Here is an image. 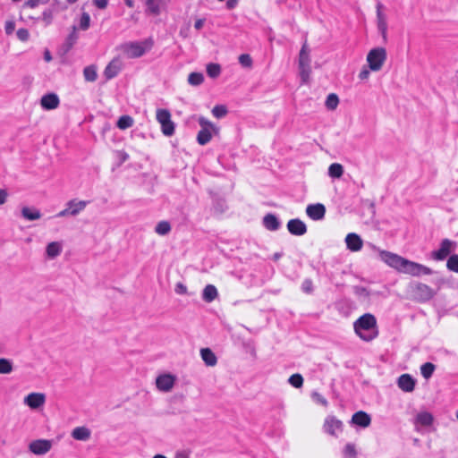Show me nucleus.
<instances>
[{
  "mask_svg": "<svg viewBox=\"0 0 458 458\" xmlns=\"http://www.w3.org/2000/svg\"><path fill=\"white\" fill-rule=\"evenodd\" d=\"M380 257L390 267L400 272L409 274L412 276H420V275H432L433 270L422 264L416 263L402 258L396 254L383 250Z\"/></svg>",
  "mask_w": 458,
  "mask_h": 458,
  "instance_id": "f257e3e1",
  "label": "nucleus"
},
{
  "mask_svg": "<svg viewBox=\"0 0 458 458\" xmlns=\"http://www.w3.org/2000/svg\"><path fill=\"white\" fill-rule=\"evenodd\" d=\"M353 328L360 338L366 342H370L378 335L376 317L370 313L360 316L353 323Z\"/></svg>",
  "mask_w": 458,
  "mask_h": 458,
  "instance_id": "f03ea898",
  "label": "nucleus"
},
{
  "mask_svg": "<svg viewBox=\"0 0 458 458\" xmlns=\"http://www.w3.org/2000/svg\"><path fill=\"white\" fill-rule=\"evenodd\" d=\"M152 40L147 39L145 41H132L126 42L120 45L119 49L128 58H138L145 55L152 47Z\"/></svg>",
  "mask_w": 458,
  "mask_h": 458,
  "instance_id": "7ed1b4c3",
  "label": "nucleus"
},
{
  "mask_svg": "<svg viewBox=\"0 0 458 458\" xmlns=\"http://www.w3.org/2000/svg\"><path fill=\"white\" fill-rule=\"evenodd\" d=\"M409 293L411 298L418 302L428 301L436 295V291L433 288L419 282L409 285Z\"/></svg>",
  "mask_w": 458,
  "mask_h": 458,
  "instance_id": "20e7f679",
  "label": "nucleus"
},
{
  "mask_svg": "<svg viewBox=\"0 0 458 458\" xmlns=\"http://www.w3.org/2000/svg\"><path fill=\"white\" fill-rule=\"evenodd\" d=\"M386 60V50L384 47L371 49L367 55L369 70L378 72L382 69Z\"/></svg>",
  "mask_w": 458,
  "mask_h": 458,
  "instance_id": "39448f33",
  "label": "nucleus"
},
{
  "mask_svg": "<svg viewBox=\"0 0 458 458\" xmlns=\"http://www.w3.org/2000/svg\"><path fill=\"white\" fill-rule=\"evenodd\" d=\"M157 120L161 124L164 135L172 136L174 133V123L171 120V114L167 109H158L157 111Z\"/></svg>",
  "mask_w": 458,
  "mask_h": 458,
  "instance_id": "423d86ee",
  "label": "nucleus"
},
{
  "mask_svg": "<svg viewBox=\"0 0 458 458\" xmlns=\"http://www.w3.org/2000/svg\"><path fill=\"white\" fill-rule=\"evenodd\" d=\"M456 247V242L444 239L440 243L439 249L431 252V257L435 260H444L455 250Z\"/></svg>",
  "mask_w": 458,
  "mask_h": 458,
  "instance_id": "0eeeda50",
  "label": "nucleus"
},
{
  "mask_svg": "<svg viewBox=\"0 0 458 458\" xmlns=\"http://www.w3.org/2000/svg\"><path fill=\"white\" fill-rule=\"evenodd\" d=\"M52 441L48 439L33 440L29 445V450L36 455H44L50 451Z\"/></svg>",
  "mask_w": 458,
  "mask_h": 458,
  "instance_id": "6e6552de",
  "label": "nucleus"
},
{
  "mask_svg": "<svg viewBox=\"0 0 458 458\" xmlns=\"http://www.w3.org/2000/svg\"><path fill=\"white\" fill-rule=\"evenodd\" d=\"M176 377L175 376L166 373L159 375L156 379L157 388L162 392H169L173 389Z\"/></svg>",
  "mask_w": 458,
  "mask_h": 458,
  "instance_id": "1a4fd4ad",
  "label": "nucleus"
},
{
  "mask_svg": "<svg viewBox=\"0 0 458 458\" xmlns=\"http://www.w3.org/2000/svg\"><path fill=\"white\" fill-rule=\"evenodd\" d=\"M323 428L325 432L327 434L337 437V433L342 432L343 430V422L335 416H328L325 420Z\"/></svg>",
  "mask_w": 458,
  "mask_h": 458,
  "instance_id": "9d476101",
  "label": "nucleus"
},
{
  "mask_svg": "<svg viewBox=\"0 0 458 458\" xmlns=\"http://www.w3.org/2000/svg\"><path fill=\"white\" fill-rule=\"evenodd\" d=\"M306 213L312 220H321L326 215V208L321 203L310 204L306 208Z\"/></svg>",
  "mask_w": 458,
  "mask_h": 458,
  "instance_id": "9b49d317",
  "label": "nucleus"
},
{
  "mask_svg": "<svg viewBox=\"0 0 458 458\" xmlns=\"http://www.w3.org/2000/svg\"><path fill=\"white\" fill-rule=\"evenodd\" d=\"M287 229L293 235L301 236L307 233V226L303 221L299 218L291 219L287 223Z\"/></svg>",
  "mask_w": 458,
  "mask_h": 458,
  "instance_id": "f8f14e48",
  "label": "nucleus"
},
{
  "mask_svg": "<svg viewBox=\"0 0 458 458\" xmlns=\"http://www.w3.org/2000/svg\"><path fill=\"white\" fill-rule=\"evenodd\" d=\"M46 402V395L42 393H31L24 398V403L31 409H38Z\"/></svg>",
  "mask_w": 458,
  "mask_h": 458,
  "instance_id": "ddd939ff",
  "label": "nucleus"
},
{
  "mask_svg": "<svg viewBox=\"0 0 458 458\" xmlns=\"http://www.w3.org/2000/svg\"><path fill=\"white\" fill-rule=\"evenodd\" d=\"M416 380L410 374H403L398 377V387L406 393H411L414 390Z\"/></svg>",
  "mask_w": 458,
  "mask_h": 458,
  "instance_id": "4468645a",
  "label": "nucleus"
},
{
  "mask_svg": "<svg viewBox=\"0 0 458 458\" xmlns=\"http://www.w3.org/2000/svg\"><path fill=\"white\" fill-rule=\"evenodd\" d=\"M347 249L351 251H359L363 246V241L360 235L355 233H350L345 237Z\"/></svg>",
  "mask_w": 458,
  "mask_h": 458,
  "instance_id": "2eb2a0df",
  "label": "nucleus"
},
{
  "mask_svg": "<svg viewBox=\"0 0 458 458\" xmlns=\"http://www.w3.org/2000/svg\"><path fill=\"white\" fill-rule=\"evenodd\" d=\"M40 104L44 109L53 110L58 107L60 100L56 94L48 93L41 98Z\"/></svg>",
  "mask_w": 458,
  "mask_h": 458,
  "instance_id": "dca6fc26",
  "label": "nucleus"
},
{
  "mask_svg": "<svg viewBox=\"0 0 458 458\" xmlns=\"http://www.w3.org/2000/svg\"><path fill=\"white\" fill-rule=\"evenodd\" d=\"M351 423L361 428H367L371 423V418L367 412L359 411L352 415Z\"/></svg>",
  "mask_w": 458,
  "mask_h": 458,
  "instance_id": "f3484780",
  "label": "nucleus"
},
{
  "mask_svg": "<svg viewBox=\"0 0 458 458\" xmlns=\"http://www.w3.org/2000/svg\"><path fill=\"white\" fill-rule=\"evenodd\" d=\"M121 61L118 58L113 59L106 67L104 75L106 80L114 78L121 71Z\"/></svg>",
  "mask_w": 458,
  "mask_h": 458,
  "instance_id": "a211bd4d",
  "label": "nucleus"
},
{
  "mask_svg": "<svg viewBox=\"0 0 458 458\" xmlns=\"http://www.w3.org/2000/svg\"><path fill=\"white\" fill-rule=\"evenodd\" d=\"M88 205V201L86 200H76L72 199L66 203V207L70 212V216H75L80 212H81L86 206Z\"/></svg>",
  "mask_w": 458,
  "mask_h": 458,
  "instance_id": "6ab92c4d",
  "label": "nucleus"
},
{
  "mask_svg": "<svg viewBox=\"0 0 458 458\" xmlns=\"http://www.w3.org/2000/svg\"><path fill=\"white\" fill-rule=\"evenodd\" d=\"M263 225L269 231H277L281 226V223L274 214L269 213L263 217Z\"/></svg>",
  "mask_w": 458,
  "mask_h": 458,
  "instance_id": "aec40b11",
  "label": "nucleus"
},
{
  "mask_svg": "<svg viewBox=\"0 0 458 458\" xmlns=\"http://www.w3.org/2000/svg\"><path fill=\"white\" fill-rule=\"evenodd\" d=\"M200 355L207 366L213 367L216 364L217 359L215 353L209 348L200 350Z\"/></svg>",
  "mask_w": 458,
  "mask_h": 458,
  "instance_id": "412c9836",
  "label": "nucleus"
},
{
  "mask_svg": "<svg viewBox=\"0 0 458 458\" xmlns=\"http://www.w3.org/2000/svg\"><path fill=\"white\" fill-rule=\"evenodd\" d=\"M381 8L382 4H378L377 6V28L378 30L382 33L383 37L386 38L387 25L386 21V17L382 13Z\"/></svg>",
  "mask_w": 458,
  "mask_h": 458,
  "instance_id": "4be33fe9",
  "label": "nucleus"
},
{
  "mask_svg": "<svg viewBox=\"0 0 458 458\" xmlns=\"http://www.w3.org/2000/svg\"><path fill=\"white\" fill-rule=\"evenodd\" d=\"M218 295L216 288L213 284H208L203 289L202 299L206 302H212Z\"/></svg>",
  "mask_w": 458,
  "mask_h": 458,
  "instance_id": "5701e85b",
  "label": "nucleus"
},
{
  "mask_svg": "<svg viewBox=\"0 0 458 458\" xmlns=\"http://www.w3.org/2000/svg\"><path fill=\"white\" fill-rule=\"evenodd\" d=\"M21 216L28 221H34L41 217V213L37 208L24 207L21 208Z\"/></svg>",
  "mask_w": 458,
  "mask_h": 458,
  "instance_id": "b1692460",
  "label": "nucleus"
},
{
  "mask_svg": "<svg viewBox=\"0 0 458 458\" xmlns=\"http://www.w3.org/2000/svg\"><path fill=\"white\" fill-rule=\"evenodd\" d=\"M307 65H310V58L308 45L307 42H305L300 51L299 67H306Z\"/></svg>",
  "mask_w": 458,
  "mask_h": 458,
  "instance_id": "393cba45",
  "label": "nucleus"
},
{
  "mask_svg": "<svg viewBox=\"0 0 458 458\" xmlns=\"http://www.w3.org/2000/svg\"><path fill=\"white\" fill-rule=\"evenodd\" d=\"M162 0H146V13L151 15H158L160 13V6Z\"/></svg>",
  "mask_w": 458,
  "mask_h": 458,
  "instance_id": "a878e982",
  "label": "nucleus"
},
{
  "mask_svg": "<svg viewBox=\"0 0 458 458\" xmlns=\"http://www.w3.org/2000/svg\"><path fill=\"white\" fill-rule=\"evenodd\" d=\"M72 436L76 440L85 441L89 438L90 430L85 427H77L72 430Z\"/></svg>",
  "mask_w": 458,
  "mask_h": 458,
  "instance_id": "bb28decb",
  "label": "nucleus"
},
{
  "mask_svg": "<svg viewBox=\"0 0 458 458\" xmlns=\"http://www.w3.org/2000/svg\"><path fill=\"white\" fill-rule=\"evenodd\" d=\"M61 251L62 246L57 242H52L48 243L46 249L47 255L49 259L56 258L58 255H60Z\"/></svg>",
  "mask_w": 458,
  "mask_h": 458,
  "instance_id": "cd10ccee",
  "label": "nucleus"
},
{
  "mask_svg": "<svg viewBox=\"0 0 458 458\" xmlns=\"http://www.w3.org/2000/svg\"><path fill=\"white\" fill-rule=\"evenodd\" d=\"M415 422L425 427L430 426L433 422V416L428 411L420 412L416 416Z\"/></svg>",
  "mask_w": 458,
  "mask_h": 458,
  "instance_id": "c85d7f7f",
  "label": "nucleus"
},
{
  "mask_svg": "<svg viewBox=\"0 0 458 458\" xmlns=\"http://www.w3.org/2000/svg\"><path fill=\"white\" fill-rule=\"evenodd\" d=\"M212 138L211 130L208 128L201 129L197 135V141L199 145H206Z\"/></svg>",
  "mask_w": 458,
  "mask_h": 458,
  "instance_id": "c756f323",
  "label": "nucleus"
},
{
  "mask_svg": "<svg viewBox=\"0 0 458 458\" xmlns=\"http://www.w3.org/2000/svg\"><path fill=\"white\" fill-rule=\"evenodd\" d=\"M83 75L87 81L93 82L97 80V68L95 65H89L84 68Z\"/></svg>",
  "mask_w": 458,
  "mask_h": 458,
  "instance_id": "7c9ffc66",
  "label": "nucleus"
},
{
  "mask_svg": "<svg viewBox=\"0 0 458 458\" xmlns=\"http://www.w3.org/2000/svg\"><path fill=\"white\" fill-rule=\"evenodd\" d=\"M155 232L159 235H166L171 232V225L167 221H160L155 227Z\"/></svg>",
  "mask_w": 458,
  "mask_h": 458,
  "instance_id": "2f4dec72",
  "label": "nucleus"
},
{
  "mask_svg": "<svg viewBox=\"0 0 458 458\" xmlns=\"http://www.w3.org/2000/svg\"><path fill=\"white\" fill-rule=\"evenodd\" d=\"M344 174V167L338 163L330 165L328 168V174L333 178H340Z\"/></svg>",
  "mask_w": 458,
  "mask_h": 458,
  "instance_id": "473e14b6",
  "label": "nucleus"
},
{
  "mask_svg": "<svg viewBox=\"0 0 458 458\" xmlns=\"http://www.w3.org/2000/svg\"><path fill=\"white\" fill-rule=\"evenodd\" d=\"M338 104H339L338 96L335 93H330L326 99L325 106L328 110L333 111V110L336 109Z\"/></svg>",
  "mask_w": 458,
  "mask_h": 458,
  "instance_id": "72a5a7b5",
  "label": "nucleus"
},
{
  "mask_svg": "<svg viewBox=\"0 0 458 458\" xmlns=\"http://www.w3.org/2000/svg\"><path fill=\"white\" fill-rule=\"evenodd\" d=\"M436 367L431 362H426L420 367V372L424 378L428 379L432 377Z\"/></svg>",
  "mask_w": 458,
  "mask_h": 458,
  "instance_id": "f704fd0d",
  "label": "nucleus"
},
{
  "mask_svg": "<svg viewBox=\"0 0 458 458\" xmlns=\"http://www.w3.org/2000/svg\"><path fill=\"white\" fill-rule=\"evenodd\" d=\"M204 81V76L201 72H191L188 76V82L191 86H199Z\"/></svg>",
  "mask_w": 458,
  "mask_h": 458,
  "instance_id": "c9c22d12",
  "label": "nucleus"
},
{
  "mask_svg": "<svg viewBox=\"0 0 458 458\" xmlns=\"http://www.w3.org/2000/svg\"><path fill=\"white\" fill-rule=\"evenodd\" d=\"M133 124V119L129 115H123L117 121V127L122 130L128 129Z\"/></svg>",
  "mask_w": 458,
  "mask_h": 458,
  "instance_id": "e433bc0d",
  "label": "nucleus"
},
{
  "mask_svg": "<svg viewBox=\"0 0 458 458\" xmlns=\"http://www.w3.org/2000/svg\"><path fill=\"white\" fill-rule=\"evenodd\" d=\"M446 267L452 272L458 273V254H452L446 262Z\"/></svg>",
  "mask_w": 458,
  "mask_h": 458,
  "instance_id": "4c0bfd02",
  "label": "nucleus"
},
{
  "mask_svg": "<svg viewBox=\"0 0 458 458\" xmlns=\"http://www.w3.org/2000/svg\"><path fill=\"white\" fill-rule=\"evenodd\" d=\"M13 371V363L10 360L0 358V374H9Z\"/></svg>",
  "mask_w": 458,
  "mask_h": 458,
  "instance_id": "58836bf2",
  "label": "nucleus"
},
{
  "mask_svg": "<svg viewBox=\"0 0 458 458\" xmlns=\"http://www.w3.org/2000/svg\"><path fill=\"white\" fill-rule=\"evenodd\" d=\"M221 72V67L217 64H208L207 65V73L210 78H216Z\"/></svg>",
  "mask_w": 458,
  "mask_h": 458,
  "instance_id": "ea45409f",
  "label": "nucleus"
},
{
  "mask_svg": "<svg viewBox=\"0 0 458 458\" xmlns=\"http://www.w3.org/2000/svg\"><path fill=\"white\" fill-rule=\"evenodd\" d=\"M288 382L295 388H300L303 385V377L301 374H293L289 378Z\"/></svg>",
  "mask_w": 458,
  "mask_h": 458,
  "instance_id": "a19ab883",
  "label": "nucleus"
},
{
  "mask_svg": "<svg viewBox=\"0 0 458 458\" xmlns=\"http://www.w3.org/2000/svg\"><path fill=\"white\" fill-rule=\"evenodd\" d=\"M76 30H77L76 26H72V31L69 34V36L67 37V38L65 40V46H66L67 50H69L72 47V46L75 44V42L78 38Z\"/></svg>",
  "mask_w": 458,
  "mask_h": 458,
  "instance_id": "79ce46f5",
  "label": "nucleus"
},
{
  "mask_svg": "<svg viewBox=\"0 0 458 458\" xmlns=\"http://www.w3.org/2000/svg\"><path fill=\"white\" fill-rule=\"evenodd\" d=\"M227 114V108L223 105H216L212 109V114L216 118H222Z\"/></svg>",
  "mask_w": 458,
  "mask_h": 458,
  "instance_id": "37998d69",
  "label": "nucleus"
},
{
  "mask_svg": "<svg viewBox=\"0 0 458 458\" xmlns=\"http://www.w3.org/2000/svg\"><path fill=\"white\" fill-rule=\"evenodd\" d=\"M343 453L345 457L354 458L357 456V451H356L355 445H354V444H352V443H348L345 445Z\"/></svg>",
  "mask_w": 458,
  "mask_h": 458,
  "instance_id": "c03bdc74",
  "label": "nucleus"
},
{
  "mask_svg": "<svg viewBox=\"0 0 458 458\" xmlns=\"http://www.w3.org/2000/svg\"><path fill=\"white\" fill-rule=\"evenodd\" d=\"M199 124L201 126V129L208 128L212 130L215 133H217L218 131V129L205 117L201 116L199 118Z\"/></svg>",
  "mask_w": 458,
  "mask_h": 458,
  "instance_id": "a18cd8bd",
  "label": "nucleus"
},
{
  "mask_svg": "<svg viewBox=\"0 0 458 458\" xmlns=\"http://www.w3.org/2000/svg\"><path fill=\"white\" fill-rule=\"evenodd\" d=\"M90 25V17L88 13H82L81 21H80V28L82 30H86L89 28Z\"/></svg>",
  "mask_w": 458,
  "mask_h": 458,
  "instance_id": "49530a36",
  "label": "nucleus"
},
{
  "mask_svg": "<svg viewBox=\"0 0 458 458\" xmlns=\"http://www.w3.org/2000/svg\"><path fill=\"white\" fill-rule=\"evenodd\" d=\"M239 63L242 66L250 68L252 65V59L250 55L242 54L239 56Z\"/></svg>",
  "mask_w": 458,
  "mask_h": 458,
  "instance_id": "de8ad7c7",
  "label": "nucleus"
},
{
  "mask_svg": "<svg viewBox=\"0 0 458 458\" xmlns=\"http://www.w3.org/2000/svg\"><path fill=\"white\" fill-rule=\"evenodd\" d=\"M39 19L42 20L46 25H49L53 21V10L52 9L45 10L42 13V15Z\"/></svg>",
  "mask_w": 458,
  "mask_h": 458,
  "instance_id": "09e8293b",
  "label": "nucleus"
},
{
  "mask_svg": "<svg viewBox=\"0 0 458 458\" xmlns=\"http://www.w3.org/2000/svg\"><path fill=\"white\" fill-rule=\"evenodd\" d=\"M311 398L314 402H316L317 403H319L321 404L322 406H325L327 407L328 403L327 401V399L322 395L320 394L318 392H313L311 394Z\"/></svg>",
  "mask_w": 458,
  "mask_h": 458,
  "instance_id": "8fccbe9b",
  "label": "nucleus"
},
{
  "mask_svg": "<svg viewBox=\"0 0 458 458\" xmlns=\"http://www.w3.org/2000/svg\"><path fill=\"white\" fill-rule=\"evenodd\" d=\"M354 293L357 296H359L360 298H364V299H367L369 297V292L367 290V288H365L363 286H355Z\"/></svg>",
  "mask_w": 458,
  "mask_h": 458,
  "instance_id": "3c124183",
  "label": "nucleus"
},
{
  "mask_svg": "<svg viewBox=\"0 0 458 458\" xmlns=\"http://www.w3.org/2000/svg\"><path fill=\"white\" fill-rule=\"evenodd\" d=\"M301 290L306 293H311L313 292V282L311 279L307 278L301 284Z\"/></svg>",
  "mask_w": 458,
  "mask_h": 458,
  "instance_id": "603ef678",
  "label": "nucleus"
},
{
  "mask_svg": "<svg viewBox=\"0 0 458 458\" xmlns=\"http://www.w3.org/2000/svg\"><path fill=\"white\" fill-rule=\"evenodd\" d=\"M16 35L21 41H27L30 38V33L27 29H19Z\"/></svg>",
  "mask_w": 458,
  "mask_h": 458,
  "instance_id": "864d4df0",
  "label": "nucleus"
},
{
  "mask_svg": "<svg viewBox=\"0 0 458 458\" xmlns=\"http://www.w3.org/2000/svg\"><path fill=\"white\" fill-rule=\"evenodd\" d=\"M301 77L303 82H306L309 79L310 73V65H307L306 67H299Z\"/></svg>",
  "mask_w": 458,
  "mask_h": 458,
  "instance_id": "5fc2aeb1",
  "label": "nucleus"
},
{
  "mask_svg": "<svg viewBox=\"0 0 458 458\" xmlns=\"http://www.w3.org/2000/svg\"><path fill=\"white\" fill-rule=\"evenodd\" d=\"M14 29L15 23L13 21H8L5 22L4 30L7 35H11L14 31Z\"/></svg>",
  "mask_w": 458,
  "mask_h": 458,
  "instance_id": "6e6d98bb",
  "label": "nucleus"
},
{
  "mask_svg": "<svg viewBox=\"0 0 458 458\" xmlns=\"http://www.w3.org/2000/svg\"><path fill=\"white\" fill-rule=\"evenodd\" d=\"M369 74H370L369 70L367 69L366 67H363V69L359 73V78L361 81H364L369 77Z\"/></svg>",
  "mask_w": 458,
  "mask_h": 458,
  "instance_id": "4d7b16f0",
  "label": "nucleus"
},
{
  "mask_svg": "<svg viewBox=\"0 0 458 458\" xmlns=\"http://www.w3.org/2000/svg\"><path fill=\"white\" fill-rule=\"evenodd\" d=\"M94 4L99 9H105L107 6V0H93Z\"/></svg>",
  "mask_w": 458,
  "mask_h": 458,
  "instance_id": "13d9d810",
  "label": "nucleus"
},
{
  "mask_svg": "<svg viewBox=\"0 0 458 458\" xmlns=\"http://www.w3.org/2000/svg\"><path fill=\"white\" fill-rule=\"evenodd\" d=\"M186 286L181 283L177 284L176 286H175V292L176 293L178 294H183L186 293Z\"/></svg>",
  "mask_w": 458,
  "mask_h": 458,
  "instance_id": "bf43d9fd",
  "label": "nucleus"
},
{
  "mask_svg": "<svg viewBox=\"0 0 458 458\" xmlns=\"http://www.w3.org/2000/svg\"><path fill=\"white\" fill-rule=\"evenodd\" d=\"M38 4L39 0H27L24 5L30 8H35L38 5Z\"/></svg>",
  "mask_w": 458,
  "mask_h": 458,
  "instance_id": "052dcab7",
  "label": "nucleus"
},
{
  "mask_svg": "<svg viewBox=\"0 0 458 458\" xmlns=\"http://www.w3.org/2000/svg\"><path fill=\"white\" fill-rule=\"evenodd\" d=\"M8 193L5 190H0V205H3L7 199Z\"/></svg>",
  "mask_w": 458,
  "mask_h": 458,
  "instance_id": "680f3d73",
  "label": "nucleus"
},
{
  "mask_svg": "<svg viewBox=\"0 0 458 458\" xmlns=\"http://www.w3.org/2000/svg\"><path fill=\"white\" fill-rule=\"evenodd\" d=\"M205 19H198L194 23V28L198 30H201L204 26Z\"/></svg>",
  "mask_w": 458,
  "mask_h": 458,
  "instance_id": "e2e57ef3",
  "label": "nucleus"
},
{
  "mask_svg": "<svg viewBox=\"0 0 458 458\" xmlns=\"http://www.w3.org/2000/svg\"><path fill=\"white\" fill-rule=\"evenodd\" d=\"M117 155L120 158L121 163L125 162L129 158V155L125 151H119Z\"/></svg>",
  "mask_w": 458,
  "mask_h": 458,
  "instance_id": "0e129e2a",
  "label": "nucleus"
},
{
  "mask_svg": "<svg viewBox=\"0 0 458 458\" xmlns=\"http://www.w3.org/2000/svg\"><path fill=\"white\" fill-rule=\"evenodd\" d=\"M239 0H227L226 2V7L229 10H232L236 7L238 4Z\"/></svg>",
  "mask_w": 458,
  "mask_h": 458,
  "instance_id": "69168bd1",
  "label": "nucleus"
},
{
  "mask_svg": "<svg viewBox=\"0 0 458 458\" xmlns=\"http://www.w3.org/2000/svg\"><path fill=\"white\" fill-rule=\"evenodd\" d=\"M174 458H190V455L187 451H179L175 454Z\"/></svg>",
  "mask_w": 458,
  "mask_h": 458,
  "instance_id": "338daca9",
  "label": "nucleus"
},
{
  "mask_svg": "<svg viewBox=\"0 0 458 458\" xmlns=\"http://www.w3.org/2000/svg\"><path fill=\"white\" fill-rule=\"evenodd\" d=\"M66 216H70V212H69L67 207L64 210H62L58 214H56V217H64Z\"/></svg>",
  "mask_w": 458,
  "mask_h": 458,
  "instance_id": "774afa93",
  "label": "nucleus"
}]
</instances>
